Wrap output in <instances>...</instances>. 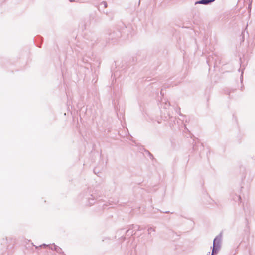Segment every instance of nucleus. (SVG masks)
Masks as SVG:
<instances>
[{"label": "nucleus", "mask_w": 255, "mask_h": 255, "mask_svg": "<svg viewBox=\"0 0 255 255\" xmlns=\"http://www.w3.org/2000/svg\"><path fill=\"white\" fill-rule=\"evenodd\" d=\"M101 196V194L99 193L97 190L91 192L89 190L84 191L79 195V198L82 201V203L86 206H91L96 202L101 204L104 201L99 199Z\"/></svg>", "instance_id": "1"}, {"label": "nucleus", "mask_w": 255, "mask_h": 255, "mask_svg": "<svg viewBox=\"0 0 255 255\" xmlns=\"http://www.w3.org/2000/svg\"><path fill=\"white\" fill-rule=\"evenodd\" d=\"M161 111V117L164 121H167L169 126L171 128L174 126L176 121V118L172 115L170 112L171 108L170 103L166 99H162L160 102Z\"/></svg>", "instance_id": "2"}, {"label": "nucleus", "mask_w": 255, "mask_h": 255, "mask_svg": "<svg viewBox=\"0 0 255 255\" xmlns=\"http://www.w3.org/2000/svg\"><path fill=\"white\" fill-rule=\"evenodd\" d=\"M119 29L114 30L113 32L110 33L108 39L112 41H116L118 38L121 36H127L129 38L130 35L131 36L132 28L131 25H126L124 23L121 22L119 25Z\"/></svg>", "instance_id": "3"}, {"label": "nucleus", "mask_w": 255, "mask_h": 255, "mask_svg": "<svg viewBox=\"0 0 255 255\" xmlns=\"http://www.w3.org/2000/svg\"><path fill=\"white\" fill-rule=\"evenodd\" d=\"M222 239V233H220L214 239L211 255H216L219 252L221 246Z\"/></svg>", "instance_id": "4"}, {"label": "nucleus", "mask_w": 255, "mask_h": 255, "mask_svg": "<svg viewBox=\"0 0 255 255\" xmlns=\"http://www.w3.org/2000/svg\"><path fill=\"white\" fill-rule=\"evenodd\" d=\"M91 56H92V53L91 51H89L88 53L84 54L82 58V61L84 63L90 64V61L92 60Z\"/></svg>", "instance_id": "5"}, {"label": "nucleus", "mask_w": 255, "mask_h": 255, "mask_svg": "<svg viewBox=\"0 0 255 255\" xmlns=\"http://www.w3.org/2000/svg\"><path fill=\"white\" fill-rule=\"evenodd\" d=\"M231 199L239 204L241 202V197L236 193H232L230 195Z\"/></svg>", "instance_id": "6"}, {"label": "nucleus", "mask_w": 255, "mask_h": 255, "mask_svg": "<svg viewBox=\"0 0 255 255\" xmlns=\"http://www.w3.org/2000/svg\"><path fill=\"white\" fill-rule=\"evenodd\" d=\"M215 0H200L195 2V5L200 4L203 5H209L214 2Z\"/></svg>", "instance_id": "7"}, {"label": "nucleus", "mask_w": 255, "mask_h": 255, "mask_svg": "<svg viewBox=\"0 0 255 255\" xmlns=\"http://www.w3.org/2000/svg\"><path fill=\"white\" fill-rule=\"evenodd\" d=\"M50 248L52 250L55 251L57 253H59V254H63V253L62 249L60 247L55 245L54 244H53L52 245V246L50 247Z\"/></svg>", "instance_id": "8"}, {"label": "nucleus", "mask_w": 255, "mask_h": 255, "mask_svg": "<svg viewBox=\"0 0 255 255\" xmlns=\"http://www.w3.org/2000/svg\"><path fill=\"white\" fill-rule=\"evenodd\" d=\"M129 227L135 233L136 231L141 230V229H140V226L138 225L131 224L129 225Z\"/></svg>", "instance_id": "9"}, {"label": "nucleus", "mask_w": 255, "mask_h": 255, "mask_svg": "<svg viewBox=\"0 0 255 255\" xmlns=\"http://www.w3.org/2000/svg\"><path fill=\"white\" fill-rule=\"evenodd\" d=\"M126 234V235L128 237H131L134 234H135V233L133 232V231L132 230L130 227L128 226V229L127 230L125 233Z\"/></svg>", "instance_id": "10"}, {"label": "nucleus", "mask_w": 255, "mask_h": 255, "mask_svg": "<svg viewBox=\"0 0 255 255\" xmlns=\"http://www.w3.org/2000/svg\"><path fill=\"white\" fill-rule=\"evenodd\" d=\"M170 107H171V108H172V107H171V106H170ZM173 108L174 109V110L175 111V112H176L177 113L179 114V115L180 116H182V117H185V115H184L183 114H182L180 112V108L179 107H178V106H176L175 107H174ZM171 110H170V111H171Z\"/></svg>", "instance_id": "11"}, {"label": "nucleus", "mask_w": 255, "mask_h": 255, "mask_svg": "<svg viewBox=\"0 0 255 255\" xmlns=\"http://www.w3.org/2000/svg\"><path fill=\"white\" fill-rule=\"evenodd\" d=\"M234 90V89H231L229 88H227L225 89V93L228 95H230V93L233 91Z\"/></svg>", "instance_id": "12"}, {"label": "nucleus", "mask_w": 255, "mask_h": 255, "mask_svg": "<svg viewBox=\"0 0 255 255\" xmlns=\"http://www.w3.org/2000/svg\"><path fill=\"white\" fill-rule=\"evenodd\" d=\"M125 233V231H124V229H121L120 230H118L116 232V237H118V238H120V236L123 233Z\"/></svg>", "instance_id": "13"}, {"label": "nucleus", "mask_w": 255, "mask_h": 255, "mask_svg": "<svg viewBox=\"0 0 255 255\" xmlns=\"http://www.w3.org/2000/svg\"><path fill=\"white\" fill-rule=\"evenodd\" d=\"M151 232H155V229L154 227H150L148 229V234L150 235L151 233Z\"/></svg>", "instance_id": "14"}, {"label": "nucleus", "mask_w": 255, "mask_h": 255, "mask_svg": "<svg viewBox=\"0 0 255 255\" xmlns=\"http://www.w3.org/2000/svg\"><path fill=\"white\" fill-rule=\"evenodd\" d=\"M100 6L103 5L104 8H106V7H107V3L105 1H103L102 2H101L100 3Z\"/></svg>", "instance_id": "15"}, {"label": "nucleus", "mask_w": 255, "mask_h": 255, "mask_svg": "<svg viewBox=\"0 0 255 255\" xmlns=\"http://www.w3.org/2000/svg\"><path fill=\"white\" fill-rule=\"evenodd\" d=\"M145 152L147 153L150 159H153V155L148 150H145Z\"/></svg>", "instance_id": "16"}, {"label": "nucleus", "mask_w": 255, "mask_h": 255, "mask_svg": "<svg viewBox=\"0 0 255 255\" xmlns=\"http://www.w3.org/2000/svg\"><path fill=\"white\" fill-rule=\"evenodd\" d=\"M118 104L117 106H115V109H116V111L117 112V114L118 115L119 113L122 114V112H121L120 109L118 110Z\"/></svg>", "instance_id": "17"}, {"label": "nucleus", "mask_w": 255, "mask_h": 255, "mask_svg": "<svg viewBox=\"0 0 255 255\" xmlns=\"http://www.w3.org/2000/svg\"><path fill=\"white\" fill-rule=\"evenodd\" d=\"M94 173L96 174L97 176H100L98 174L100 173L99 171H97L96 168H95L93 170Z\"/></svg>", "instance_id": "18"}, {"label": "nucleus", "mask_w": 255, "mask_h": 255, "mask_svg": "<svg viewBox=\"0 0 255 255\" xmlns=\"http://www.w3.org/2000/svg\"><path fill=\"white\" fill-rule=\"evenodd\" d=\"M243 69H242L241 70V76H240V80H241V82L243 80Z\"/></svg>", "instance_id": "19"}, {"label": "nucleus", "mask_w": 255, "mask_h": 255, "mask_svg": "<svg viewBox=\"0 0 255 255\" xmlns=\"http://www.w3.org/2000/svg\"><path fill=\"white\" fill-rule=\"evenodd\" d=\"M50 246H51V244L47 245L46 244H43L40 245V247H50Z\"/></svg>", "instance_id": "20"}, {"label": "nucleus", "mask_w": 255, "mask_h": 255, "mask_svg": "<svg viewBox=\"0 0 255 255\" xmlns=\"http://www.w3.org/2000/svg\"><path fill=\"white\" fill-rule=\"evenodd\" d=\"M102 206V209H104L105 208V207L107 206V205L105 203H103L102 205H99V206Z\"/></svg>", "instance_id": "21"}, {"label": "nucleus", "mask_w": 255, "mask_h": 255, "mask_svg": "<svg viewBox=\"0 0 255 255\" xmlns=\"http://www.w3.org/2000/svg\"><path fill=\"white\" fill-rule=\"evenodd\" d=\"M244 32L243 31L242 33V34L241 35H242V41H244Z\"/></svg>", "instance_id": "22"}, {"label": "nucleus", "mask_w": 255, "mask_h": 255, "mask_svg": "<svg viewBox=\"0 0 255 255\" xmlns=\"http://www.w3.org/2000/svg\"><path fill=\"white\" fill-rule=\"evenodd\" d=\"M211 57L210 56L208 57V58L207 59V62L209 64L210 61H211Z\"/></svg>", "instance_id": "23"}, {"label": "nucleus", "mask_w": 255, "mask_h": 255, "mask_svg": "<svg viewBox=\"0 0 255 255\" xmlns=\"http://www.w3.org/2000/svg\"><path fill=\"white\" fill-rule=\"evenodd\" d=\"M151 80V79L149 77H147L146 79H145V81H150Z\"/></svg>", "instance_id": "24"}, {"label": "nucleus", "mask_w": 255, "mask_h": 255, "mask_svg": "<svg viewBox=\"0 0 255 255\" xmlns=\"http://www.w3.org/2000/svg\"><path fill=\"white\" fill-rule=\"evenodd\" d=\"M121 237V238H122L123 241H124L126 239V237L125 236H122Z\"/></svg>", "instance_id": "25"}, {"label": "nucleus", "mask_w": 255, "mask_h": 255, "mask_svg": "<svg viewBox=\"0 0 255 255\" xmlns=\"http://www.w3.org/2000/svg\"><path fill=\"white\" fill-rule=\"evenodd\" d=\"M248 8H251V3L248 5Z\"/></svg>", "instance_id": "26"}, {"label": "nucleus", "mask_w": 255, "mask_h": 255, "mask_svg": "<svg viewBox=\"0 0 255 255\" xmlns=\"http://www.w3.org/2000/svg\"><path fill=\"white\" fill-rule=\"evenodd\" d=\"M184 127H185V129L187 130V131H188V129H187V127H186V126L184 125Z\"/></svg>", "instance_id": "27"}, {"label": "nucleus", "mask_w": 255, "mask_h": 255, "mask_svg": "<svg viewBox=\"0 0 255 255\" xmlns=\"http://www.w3.org/2000/svg\"><path fill=\"white\" fill-rule=\"evenodd\" d=\"M169 212H170L169 211L163 212V213H169Z\"/></svg>", "instance_id": "28"}, {"label": "nucleus", "mask_w": 255, "mask_h": 255, "mask_svg": "<svg viewBox=\"0 0 255 255\" xmlns=\"http://www.w3.org/2000/svg\"><path fill=\"white\" fill-rule=\"evenodd\" d=\"M170 233H171L173 234H175L173 231H170Z\"/></svg>", "instance_id": "29"}, {"label": "nucleus", "mask_w": 255, "mask_h": 255, "mask_svg": "<svg viewBox=\"0 0 255 255\" xmlns=\"http://www.w3.org/2000/svg\"><path fill=\"white\" fill-rule=\"evenodd\" d=\"M70 2H73L74 1V0H69Z\"/></svg>", "instance_id": "30"}, {"label": "nucleus", "mask_w": 255, "mask_h": 255, "mask_svg": "<svg viewBox=\"0 0 255 255\" xmlns=\"http://www.w3.org/2000/svg\"><path fill=\"white\" fill-rule=\"evenodd\" d=\"M160 94H161V95H163V93H162V90H161V92H160Z\"/></svg>", "instance_id": "31"}, {"label": "nucleus", "mask_w": 255, "mask_h": 255, "mask_svg": "<svg viewBox=\"0 0 255 255\" xmlns=\"http://www.w3.org/2000/svg\"><path fill=\"white\" fill-rule=\"evenodd\" d=\"M157 122H158V123H161V122L160 121H158Z\"/></svg>", "instance_id": "32"}, {"label": "nucleus", "mask_w": 255, "mask_h": 255, "mask_svg": "<svg viewBox=\"0 0 255 255\" xmlns=\"http://www.w3.org/2000/svg\"><path fill=\"white\" fill-rule=\"evenodd\" d=\"M90 17H91V18L94 19V16H93V17H92V16L91 15V16H90Z\"/></svg>", "instance_id": "33"}, {"label": "nucleus", "mask_w": 255, "mask_h": 255, "mask_svg": "<svg viewBox=\"0 0 255 255\" xmlns=\"http://www.w3.org/2000/svg\"><path fill=\"white\" fill-rule=\"evenodd\" d=\"M207 255H209L208 254H207Z\"/></svg>", "instance_id": "34"}]
</instances>
